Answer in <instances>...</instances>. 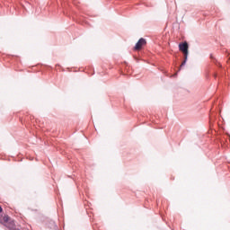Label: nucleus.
I'll return each mask as SVG.
<instances>
[{"label": "nucleus", "instance_id": "nucleus-1", "mask_svg": "<svg viewBox=\"0 0 230 230\" xmlns=\"http://www.w3.org/2000/svg\"><path fill=\"white\" fill-rule=\"evenodd\" d=\"M188 49H189L188 42L185 41L183 43L179 44V49L184 55V60L181 63V67H182V66H185L186 62L188 61V53H189Z\"/></svg>", "mask_w": 230, "mask_h": 230}, {"label": "nucleus", "instance_id": "nucleus-2", "mask_svg": "<svg viewBox=\"0 0 230 230\" xmlns=\"http://www.w3.org/2000/svg\"><path fill=\"white\" fill-rule=\"evenodd\" d=\"M143 46H146V40L141 38L136 44V46L134 47V50L135 51H139L143 49Z\"/></svg>", "mask_w": 230, "mask_h": 230}, {"label": "nucleus", "instance_id": "nucleus-3", "mask_svg": "<svg viewBox=\"0 0 230 230\" xmlns=\"http://www.w3.org/2000/svg\"><path fill=\"white\" fill-rule=\"evenodd\" d=\"M8 222H10V217L8 216H4L2 219L0 218V224H6Z\"/></svg>", "mask_w": 230, "mask_h": 230}, {"label": "nucleus", "instance_id": "nucleus-4", "mask_svg": "<svg viewBox=\"0 0 230 230\" xmlns=\"http://www.w3.org/2000/svg\"><path fill=\"white\" fill-rule=\"evenodd\" d=\"M2 212H3V208L0 207V213H2Z\"/></svg>", "mask_w": 230, "mask_h": 230}]
</instances>
